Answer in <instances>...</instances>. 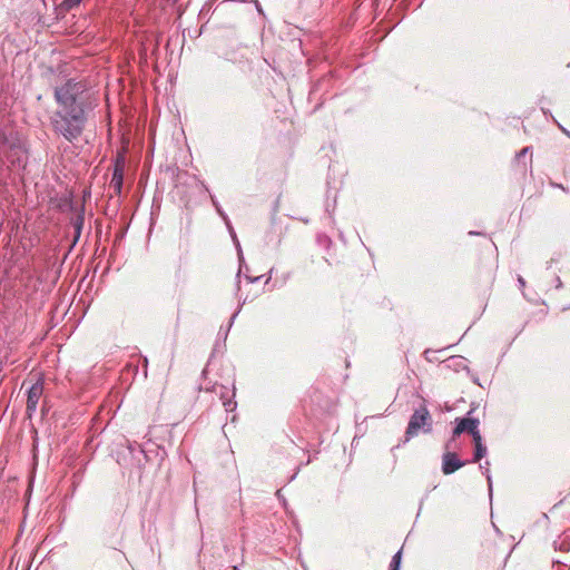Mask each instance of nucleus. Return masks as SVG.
I'll list each match as a JSON object with an SVG mask.
<instances>
[{
  "mask_svg": "<svg viewBox=\"0 0 570 570\" xmlns=\"http://www.w3.org/2000/svg\"><path fill=\"white\" fill-rule=\"evenodd\" d=\"M80 2H81V0H63L62 3L60 4V8L62 10L69 11L71 9L78 7Z\"/></svg>",
  "mask_w": 570,
  "mask_h": 570,
  "instance_id": "obj_7",
  "label": "nucleus"
},
{
  "mask_svg": "<svg viewBox=\"0 0 570 570\" xmlns=\"http://www.w3.org/2000/svg\"><path fill=\"white\" fill-rule=\"evenodd\" d=\"M124 183V165L119 161L115 165L110 188L115 194L120 195Z\"/></svg>",
  "mask_w": 570,
  "mask_h": 570,
  "instance_id": "obj_6",
  "label": "nucleus"
},
{
  "mask_svg": "<svg viewBox=\"0 0 570 570\" xmlns=\"http://www.w3.org/2000/svg\"><path fill=\"white\" fill-rule=\"evenodd\" d=\"M492 272H493L492 268H490L489 273H490L491 278H493V273Z\"/></svg>",
  "mask_w": 570,
  "mask_h": 570,
  "instance_id": "obj_12",
  "label": "nucleus"
},
{
  "mask_svg": "<svg viewBox=\"0 0 570 570\" xmlns=\"http://www.w3.org/2000/svg\"><path fill=\"white\" fill-rule=\"evenodd\" d=\"M471 435L473 438L474 446L482 444V438L478 428L473 433H471Z\"/></svg>",
  "mask_w": 570,
  "mask_h": 570,
  "instance_id": "obj_11",
  "label": "nucleus"
},
{
  "mask_svg": "<svg viewBox=\"0 0 570 570\" xmlns=\"http://www.w3.org/2000/svg\"><path fill=\"white\" fill-rule=\"evenodd\" d=\"M464 463L459 460L458 455L452 452H446L443 454L442 460V472L444 474H451L454 473L456 470L462 468Z\"/></svg>",
  "mask_w": 570,
  "mask_h": 570,
  "instance_id": "obj_4",
  "label": "nucleus"
},
{
  "mask_svg": "<svg viewBox=\"0 0 570 570\" xmlns=\"http://www.w3.org/2000/svg\"><path fill=\"white\" fill-rule=\"evenodd\" d=\"M82 223H83V217L82 216H78L76 222H75V229H76V237H75V242L79 238L80 236V232H81V227H82Z\"/></svg>",
  "mask_w": 570,
  "mask_h": 570,
  "instance_id": "obj_10",
  "label": "nucleus"
},
{
  "mask_svg": "<svg viewBox=\"0 0 570 570\" xmlns=\"http://www.w3.org/2000/svg\"><path fill=\"white\" fill-rule=\"evenodd\" d=\"M479 420L472 417H464L460 420L453 430V436H459L463 432L473 433L479 428Z\"/></svg>",
  "mask_w": 570,
  "mask_h": 570,
  "instance_id": "obj_5",
  "label": "nucleus"
},
{
  "mask_svg": "<svg viewBox=\"0 0 570 570\" xmlns=\"http://www.w3.org/2000/svg\"><path fill=\"white\" fill-rule=\"evenodd\" d=\"M487 453V448L483 444L475 445L474 462H479Z\"/></svg>",
  "mask_w": 570,
  "mask_h": 570,
  "instance_id": "obj_8",
  "label": "nucleus"
},
{
  "mask_svg": "<svg viewBox=\"0 0 570 570\" xmlns=\"http://www.w3.org/2000/svg\"><path fill=\"white\" fill-rule=\"evenodd\" d=\"M401 556H402L401 551H399L394 554V557L392 558L391 564H390V570H400Z\"/></svg>",
  "mask_w": 570,
  "mask_h": 570,
  "instance_id": "obj_9",
  "label": "nucleus"
},
{
  "mask_svg": "<svg viewBox=\"0 0 570 570\" xmlns=\"http://www.w3.org/2000/svg\"><path fill=\"white\" fill-rule=\"evenodd\" d=\"M43 394V383L41 380H37L28 389V399H27V412L31 415L32 412L36 411L39 400Z\"/></svg>",
  "mask_w": 570,
  "mask_h": 570,
  "instance_id": "obj_3",
  "label": "nucleus"
},
{
  "mask_svg": "<svg viewBox=\"0 0 570 570\" xmlns=\"http://www.w3.org/2000/svg\"><path fill=\"white\" fill-rule=\"evenodd\" d=\"M432 425V419L429 410L425 405L420 406L414 411L411 415L406 431L405 439L409 441L413 436L417 435L419 432L423 429L424 432H430Z\"/></svg>",
  "mask_w": 570,
  "mask_h": 570,
  "instance_id": "obj_2",
  "label": "nucleus"
},
{
  "mask_svg": "<svg viewBox=\"0 0 570 570\" xmlns=\"http://www.w3.org/2000/svg\"><path fill=\"white\" fill-rule=\"evenodd\" d=\"M83 85L68 80L55 90L57 109L50 116L52 131L73 142L83 132L87 114L82 100Z\"/></svg>",
  "mask_w": 570,
  "mask_h": 570,
  "instance_id": "obj_1",
  "label": "nucleus"
}]
</instances>
